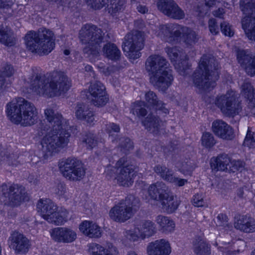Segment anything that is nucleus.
<instances>
[{
  "instance_id": "1",
  "label": "nucleus",
  "mask_w": 255,
  "mask_h": 255,
  "mask_svg": "<svg viewBox=\"0 0 255 255\" xmlns=\"http://www.w3.org/2000/svg\"><path fill=\"white\" fill-rule=\"evenodd\" d=\"M45 119L49 123V129L44 127L43 130L46 133L41 140L40 149L45 159L58 153L66 147L70 137L67 130V121L62 115L51 108L44 111Z\"/></svg>"
},
{
  "instance_id": "2",
  "label": "nucleus",
  "mask_w": 255,
  "mask_h": 255,
  "mask_svg": "<svg viewBox=\"0 0 255 255\" xmlns=\"http://www.w3.org/2000/svg\"><path fill=\"white\" fill-rule=\"evenodd\" d=\"M71 87L68 77L63 72H53L46 77L36 75L30 81V87L36 94L48 98L59 96Z\"/></svg>"
},
{
  "instance_id": "3",
  "label": "nucleus",
  "mask_w": 255,
  "mask_h": 255,
  "mask_svg": "<svg viewBox=\"0 0 255 255\" xmlns=\"http://www.w3.org/2000/svg\"><path fill=\"white\" fill-rule=\"evenodd\" d=\"M218 62L211 55H203L192 75L194 86L199 91L210 90L219 78Z\"/></svg>"
},
{
  "instance_id": "4",
  "label": "nucleus",
  "mask_w": 255,
  "mask_h": 255,
  "mask_svg": "<svg viewBox=\"0 0 255 255\" xmlns=\"http://www.w3.org/2000/svg\"><path fill=\"white\" fill-rule=\"evenodd\" d=\"M6 113L11 123L23 127L32 126L38 119V112L35 106L22 98L7 104Z\"/></svg>"
},
{
  "instance_id": "5",
  "label": "nucleus",
  "mask_w": 255,
  "mask_h": 255,
  "mask_svg": "<svg viewBox=\"0 0 255 255\" xmlns=\"http://www.w3.org/2000/svg\"><path fill=\"white\" fill-rule=\"evenodd\" d=\"M169 63L159 55H152L146 60L145 69L150 76V81L162 90L167 89L173 81L172 71L168 68Z\"/></svg>"
},
{
  "instance_id": "6",
  "label": "nucleus",
  "mask_w": 255,
  "mask_h": 255,
  "mask_svg": "<svg viewBox=\"0 0 255 255\" xmlns=\"http://www.w3.org/2000/svg\"><path fill=\"white\" fill-rule=\"evenodd\" d=\"M155 34L166 42L174 43L182 40L189 46L194 45L199 40L198 35L196 31L188 27L177 24L160 25Z\"/></svg>"
},
{
  "instance_id": "7",
  "label": "nucleus",
  "mask_w": 255,
  "mask_h": 255,
  "mask_svg": "<svg viewBox=\"0 0 255 255\" xmlns=\"http://www.w3.org/2000/svg\"><path fill=\"white\" fill-rule=\"evenodd\" d=\"M55 40L53 31L45 28L30 31L24 37L27 48L40 56L47 55L54 49Z\"/></svg>"
},
{
  "instance_id": "8",
  "label": "nucleus",
  "mask_w": 255,
  "mask_h": 255,
  "mask_svg": "<svg viewBox=\"0 0 255 255\" xmlns=\"http://www.w3.org/2000/svg\"><path fill=\"white\" fill-rule=\"evenodd\" d=\"M104 33L97 26L87 24L79 31V39L85 45L84 53L94 56L98 55L103 42Z\"/></svg>"
},
{
  "instance_id": "9",
  "label": "nucleus",
  "mask_w": 255,
  "mask_h": 255,
  "mask_svg": "<svg viewBox=\"0 0 255 255\" xmlns=\"http://www.w3.org/2000/svg\"><path fill=\"white\" fill-rule=\"evenodd\" d=\"M139 203L138 198L129 195L115 204L109 211V217L115 222L124 223L133 216Z\"/></svg>"
},
{
  "instance_id": "10",
  "label": "nucleus",
  "mask_w": 255,
  "mask_h": 255,
  "mask_svg": "<svg viewBox=\"0 0 255 255\" xmlns=\"http://www.w3.org/2000/svg\"><path fill=\"white\" fill-rule=\"evenodd\" d=\"M37 209L42 218L49 223L59 225L67 221L68 211L62 208L58 210L57 206L49 199H40L37 204Z\"/></svg>"
},
{
  "instance_id": "11",
  "label": "nucleus",
  "mask_w": 255,
  "mask_h": 255,
  "mask_svg": "<svg viewBox=\"0 0 255 255\" xmlns=\"http://www.w3.org/2000/svg\"><path fill=\"white\" fill-rule=\"evenodd\" d=\"M110 170L109 168L107 169V174L116 179L120 185L128 187L133 183L135 174L134 166L129 163L126 157L121 158Z\"/></svg>"
},
{
  "instance_id": "12",
  "label": "nucleus",
  "mask_w": 255,
  "mask_h": 255,
  "mask_svg": "<svg viewBox=\"0 0 255 255\" xmlns=\"http://www.w3.org/2000/svg\"><path fill=\"white\" fill-rule=\"evenodd\" d=\"M215 104L223 115L227 117L234 118L239 115L242 110L241 103L238 99L236 92L233 90L217 96Z\"/></svg>"
},
{
  "instance_id": "13",
  "label": "nucleus",
  "mask_w": 255,
  "mask_h": 255,
  "mask_svg": "<svg viewBox=\"0 0 255 255\" xmlns=\"http://www.w3.org/2000/svg\"><path fill=\"white\" fill-rule=\"evenodd\" d=\"M62 175L71 181H80L85 176L86 168L82 161L74 157L63 159L58 164Z\"/></svg>"
},
{
  "instance_id": "14",
  "label": "nucleus",
  "mask_w": 255,
  "mask_h": 255,
  "mask_svg": "<svg viewBox=\"0 0 255 255\" xmlns=\"http://www.w3.org/2000/svg\"><path fill=\"white\" fill-rule=\"evenodd\" d=\"M144 47L143 33L138 31H133L126 35L123 45L125 55L130 60H135L141 56L140 51Z\"/></svg>"
},
{
  "instance_id": "15",
  "label": "nucleus",
  "mask_w": 255,
  "mask_h": 255,
  "mask_svg": "<svg viewBox=\"0 0 255 255\" xmlns=\"http://www.w3.org/2000/svg\"><path fill=\"white\" fill-rule=\"evenodd\" d=\"M241 9L246 15L242 19V27L251 40H255V0H241Z\"/></svg>"
},
{
  "instance_id": "16",
  "label": "nucleus",
  "mask_w": 255,
  "mask_h": 255,
  "mask_svg": "<svg viewBox=\"0 0 255 255\" xmlns=\"http://www.w3.org/2000/svg\"><path fill=\"white\" fill-rule=\"evenodd\" d=\"M0 195L5 204L17 206L27 197L24 188L17 184L7 186L4 183L0 187Z\"/></svg>"
},
{
  "instance_id": "17",
  "label": "nucleus",
  "mask_w": 255,
  "mask_h": 255,
  "mask_svg": "<svg viewBox=\"0 0 255 255\" xmlns=\"http://www.w3.org/2000/svg\"><path fill=\"white\" fill-rule=\"evenodd\" d=\"M164 51L179 73L183 76L187 75V70L189 69L191 65L188 62V59L185 53L179 47L176 46L166 47Z\"/></svg>"
},
{
  "instance_id": "18",
  "label": "nucleus",
  "mask_w": 255,
  "mask_h": 255,
  "mask_svg": "<svg viewBox=\"0 0 255 255\" xmlns=\"http://www.w3.org/2000/svg\"><path fill=\"white\" fill-rule=\"evenodd\" d=\"M9 247L16 255H25L31 248V242L25 235L17 231L12 232L8 239Z\"/></svg>"
},
{
  "instance_id": "19",
  "label": "nucleus",
  "mask_w": 255,
  "mask_h": 255,
  "mask_svg": "<svg viewBox=\"0 0 255 255\" xmlns=\"http://www.w3.org/2000/svg\"><path fill=\"white\" fill-rule=\"evenodd\" d=\"M156 5L161 12L171 18L182 19L185 17L184 11L174 0H159Z\"/></svg>"
},
{
  "instance_id": "20",
  "label": "nucleus",
  "mask_w": 255,
  "mask_h": 255,
  "mask_svg": "<svg viewBox=\"0 0 255 255\" xmlns=\"http://www.w3.org/2000/svg\"><path fill=\"white\" fill-rule=\"evenodd\" d=\"M103 84L99 81L92 83L89 87V98L92 103L98 107H103L109 101V97Z\"/></svg>"
},
{
  "instance_id": "21",
  "label": "nucleus",
  "mask_w": 255,
  "mask_h": 255,
  "mask_svg": "<svg viewBox=\"0 0 255 255\" xmlns=\"http://www.w3.org/2000/svg\"><path fill=\"white\" fill-rule=\"evenodd\" d=\"M52 239L56 242L71 243L77 238L76 232L66 227H57L50 231Z\"/></svg>"
},
{
  "instance_id": "22",
  "label": "nucleus",
  "mask_w": 255,
  "mask_h": 255,
  "mask_svg": "<svg viewBox=\"0 0 255 255\" xmlns=\"http://www.w3.org/2000/svg\"><path fill=\"white\" fill-rule=\"evenodd\" d=\"M154 170L164 180L172 183L175 186L181 187L188 182L187 180L179 178L175 175L173 171L165 166L158 165L154 167Z\"/></svg>"
},
{
  "instance_id": "23",
  "label": "nucleus",
  "mask_w": 255,
  "mask_h": 255,
  "mask_svg": "<svg viewBox=\"0 0 255 255\" xmlns=\"http://www.w3.org/2000/svg\"><path fill=\"white\" fill-rule=\"evenodd\" d=\"M146 252L148 255H169L171 247L167 240L162 239L150 243Z\"/></svg>"
},
{
  "instance_id": "24",
  "label": "nucleus",
  "mask_w": 255,
  "mask_h": 255,
  "mask_svg": "<svg viewBox=\"0 0 255 255\" xmlns=\"http://www.w3.org/2000/svg\"><path fill=\"white\" fill-rule=\"evenodd\" d=\"M237 57L239 63L245 69L247 73L253 76L255 75V56L244 50H238Z\"/></svg>"
},
{
  "instance_id": "25",
  "label": "nucleus",
  "mask_w": 255,
  "mask_h": 255,
  "mask_svg": "<svg viewBox=\"0 0 255 255\" xmlns=\"http://www.w3.org/2000/svg\"><path fill=\"white\" fill-rule=\"evenodd\" d=\"M88 252L90 255H119L118 249L111 243L105 246L97 243L88 245Z\"/></svg>"
},
{
  "instance_id": "26",
  "label": "nucleus",
  "mask_w": 255,
  "mask_h": 255,
  "mask_svg": "<svg viewBox=\"0 0 255 255\" xmlns=\"http://www.w3.org/2000/svg\"><path fill=\"white\" fill-rule=\"evenodd\" d=\"M212 128L216 135L223 139L230 140L234 137V132L231 127L222 120L214 121Z\"/></svg>"
},
{
  "instance_id": "27",
  "label": "nucleus",
  "mask_w": 255,
  "mask_h": 255,
  "mask_svg": "<svg viewBox=\"0 0 255 255\" xmlns=\"http://www.w3.org/2000/svg\"><path fill=\"white\" fill-rule=\"evenodd\" d=\"M234 227L247 233L255 232V219L250 216L239 215L235 218Z\"/></svg>"
},
{
  "instance_id": "28",
  "label": "nucleus",
  "mask_w": 255,
  "mask_h": 255,
  "mask_svg": "<svg viewBox=\"0 0 255 255\" xmlns=\"http://www.w3.org/2000/svg\"><path fill=\"white\" fill-rule=\"evenodd\" d=\"M79 230L85 236L90 238H100L102 235L101 228L96 223L85 220L79 225Z\"/></svg>"
},
{
  "instance_id": "29",
  "label": "nucleus",
  "mask_w": 255,
  "mask_h": 255,
  "mask_svg": "<svg viewBox=\"0 0 255 255\" xmlns=\"http://www.w3.org/2000/svg\"><path fill=\"white\" fill-rule=\"evenodd\" d=\"M135 229L140 233L142 240L153 236L156 233L155 223L149 220H142L136 222Z\"/></svg>"
},
{
  "instance_id": "30",
  "label": "nucleus",
  "mask_w": 255,
  "mask_h": 255,
  "mask_svg": "<svg viewBox=\"0 0 255 255\" xmlns=\"http://www.w3.org/2000/svg\"><path fill=\"white\" fill-rule=\"evenodd\" d=\"M168 192L167 187L163 182H157L148 188V197L150 199L160 201Z\"/></svg>"
},
{
  "instance_id": "31",
  "label": "nucleus",
  "mask_w": 255,
  "mask_h": 255,
  "mask_svg": "<svg viewBox=\"0 0 255 255\" xmlns=\"http://www.w3.org/2000/svg\"><path fill=\"white\" fill-rule=\"evenodd\" d=\"M75 111V116L78 119L84 120L89 124L93 123L95 120L94 114L86 105L81 103L78 104Z\"/></svg>"
},
{
  "instance_id": "32",
  "label": "nucleus",
  "mask_w": 255,
  "mask_h": 255,
  "mask_svg": "<svg viewBox=\"0 0 255 255\" xmlns=\"http://www.w3.org/2000/svg\"><path fill=\"white\" fill-rule=\"evenodd\" d=\"M155 222L162 233L168 234L173 232L175 230V223L168 217L159 215L156 217Z\"/></svg>"
},
{
  "instance_id": "33",
  "label": "nucleus",
  "mask_w": 255,
  "mask_h": 255,
  "mask_svg": "<svg viewBox=\"0 0 255 255\" xmlns=\"http://www.w3.org/2000/svg\"><path fill=\"white\" fill-rule=\"evenodd\" d=\"M230 163V157L226 154H222L212 158L210 164L213 170L229 171Z\"/></svg>"
},
{
  "instance_id": "34",
  "label": "nucleus",
  "mask_w": 255,
  "mask_h": 255,
  "mask_svg": "<svg viewBox=\"0 0 255 255\" xmlns=\"http://www.w3.org/2000/svg\"><path fill=\"white\" fill-rule=\"evenodd\" d=\"M241 94L248 99L250 106L255 107V90L249 79H246L241 85Z\"/></svg>"
},
{
  "instance_id": "35",
  "label": "nucleus",
  "mask_w": 255,
  "mask_h": 255,
  "mask_svg": "<svg viewBox=\"0 0 255 255\" xmlns=\"http://www.w3.org/2000/svg\"><path fill=\"white\" fill-rule=\"evenodd\" d=\"M142 123L145 128L154 134L157 133L162 125V122L159 119V118L152 114H149L142 121Z\"/></svg>"
},
{
  "instance_id": "36",
  "label": "nucleus",
  "mask_w": 255,
  "mask_h": 255,
  "mask_svg": "<svg viewBox=\"0 0 255 255\" xmlns=\"http://www.w3.org/2000/svg\"><path fill=\"white\" fill-rule=\"evenodd\" d=\"M103 52L105 57L114 61L119 60L121 56L120 49L116 44L112 43H108L104 46Z\"/></svg>"
},
{
  "instance_id": "37",
  "label": "nucleus",
  "mask_w": 255,
  "mask_h": 255,
  "mask_svg": "<svg viewBox=\"0 0 255 255\" xmlns=\"http://www.w3.org/2000/svg\"><path fill=\"white\" fill-rule=\"evenodd\" d=\"M160 202L162 205V208L169 213L175 211L179 205L178 201L175 200L173 194L168 192Z\"/></svg>"
},
{
  "instance_id": "38",
  "label": "nucleus",
  "mask_w": 255,
  "mask_h": 255,
  "mask_svg": "<svg viewBox=\"0 0 255 255\" xmlns=\"http://www.w3.org/2000/svg\"><path fill=\"white\" fill-rule=\"evenodd\" d=\"M193 250L197 255H210V248L202 237L196 238L193 243Z\"/></svg>"
},
{
  "instance_id": "39",
  "label": "nucleus",
  "mask_w": 255,
  "mask_h": 255,
  "mask_svg": "<svg viewBox=\"0 0 255 255\" xmlns=\"http://www.w3.org/2000/svg\"><path fill=\"white\" fill-rule=\"evenodd\" d=\"M125 7V2L124 0H108L107 10L113 16L117 15L123 12Z\"/></svg>"
},
{
  "instance_id": "40",
  "label": "nucleus",
  "mask_w": 255,
  "mask_h": 255,
  "mask_svg": "<svg viewBox=\"0 0 255 255\" xmlns=\"http://www.w3.org/2000/svg\"><path fill=\"white\" fill-rule=\"evenodd\" d=\"M145 99L149 106L152 107L156 110H164L166 113L168 111L167 109L164 107V104L162 101H158L157 96L152 91H149L145 94Z\"/></svg>"
},
{
  "instance_id": "41",
  "label": "nucleus",
  "mask_w": 255,
  "mask_h": 255,
  "mask_svg": "<svg viewBox=\"0 0 255 255\" xmlns=\"http://www.w3.org/2000/svg\"><path fill=\"white\" fill-rule=\"evenodd\" d=\"M0 42L7 46H12L14 43V37L10 31L0 24Z\"/></svg>"
},
{
  "instance_id": "42",
  "label": "nucleus",
  "mask_w": 255,
  "mask_h": 255,
  "mask_svg": "<svg viewBox=\"0 0 255 255\" xmlns=\"http://www.w3.org/2000/svg\"><path fill=\"white\" fill-rule=\"evenodd\" d=\"M176 167L178 171L185 176H191L196 167L195 165L189 160L179 162L177 164Z\"/></svg>"
},
{
  "instance_id": "43",
  "label": "nucleus",
  "mask_w": 255,
  "mask_h": 255,
  "mask_svg": "<svg viewBox=\"0 0 255 255\" xmlns=\"http://www.w3.org/2000/svg\"><path fill=\"white\" fill-rule=\"evenodd\" d=\"M145 103L143 101H137L132 105L131 112L134 115L144 117L147 114V111L144 108Z\"/></svg>"
},
{
  "instance_id": "44",
  "label": "nucleus",
  "mask_w": 255,
  "mask_h": 255,
  "mask_svg": "<svg viewBox=\"0 0 255 255\" xmlns=\"http://www.w3.org/2000/svg\"><path fill=\"white\" fill-rule=\"evenodd\" d=\"M81 141L83 145L89 149L93 148L97 144V140L95 138L94 135L91 133H86L83 135Z\"/></svg>"
},
{
  "instance_id": "45",
  "label": "nucleus",
  "mask_w": 255,
  "mask_h": 255,
  "mask_svg": "<svg viewBox=\"0 0 255 255\" xmlns=\"http://www.w3.org/2000/svg\"><path fill=\"white\" fill-rule=\"evenodd\" d=\"M14 73L13 67L8 64H5L0 72V88H1L4 84V77L11 76Z\"/></svg>"
},
{
  "instance_id": "46",
  "label": "nucleus",
  "mask_w": 255,
  "mask_h": 255,
  "mask_svg": "<svg viewBox=\"0 0 255 255\" xmlns=\"http://www.w3.org/2000/svg\"><path fill=\"white\" fill-rule=\"evenodd\" d=\"M124 237L131 242H138L141 240L140 233L135 229V227L132 230H127L124 232Z\"/></svg>"
},
{
  "instance_id": "47",
  "label": "nucleus",
  "mask_w": 255,
  "mask_h": 255,
  "mask_svg": "<svg viewBox=\"0 0 255 255\" xmlns=\"http://www.w3.org/2000/svg\"><path fill=\"white\" fill-rule=\"evenodd\" d=\"M216 143V140L212 133L204 132L201 137V144L206 148H211Z\"/></svg>"
},
{
  "instance_id": "48",
  "label": "nucleus",
  "mask_w": 255,
  "mask_h": 255,
  "mask_svg": "<svg viewBox=\"0 0 255 255\" xmlns=\"http://www.w3.org/2000/svg\"><path fill=\"white\" fill-rule=\"evenodd\" d=\"M204 195L202 193H198L193 195L191 202L197 207H202L206 205Z\"/></svg>"
},
{
  "instance_id": "49",
  "label": "nucleus",
  "mask_w": 255,
  "mask_h": 255,
  "mask_svg": "<svg viewBox=\"0 0 255 255\" xmlns=\"http://www.w3.org/2000/svg\"><path fill=\"white\" fill-rule=\"evenodd\" d=\"M244 143L245 146L250 148L255 146V132H253L250 128H248Z\"/></svg>"
},
{
  "instance_id": "50",
  "label": "nucleus",
  "mask_w": 255,
  "mask_h": 255,
  "mask_svg": "<svg viewBox=\"0 0 255 255\" xmlns=\"http://www.w3.org/2000/svg\"><path fill=\"white\" fill-rule=\"evenodd\" d=\"M218 247L220 251L226 255H234L236 254V251L234 250L233 245L230 243L222 242Z\"/></svg>"
},
{
  "instance_id": "51",
  "label": "nucleus",
  "mask_w": 255,
  "mask_h": 255,
  "mask_svg": "<svg viewBox=\"0 0 255 255\" xmlns=\"http://www.w3.org/2000/svg\"><path fill=\"white\" fill-rule=\"evenodd\" d=\"M216 223L217 226L223 227L225 228H230L231 225L228 223V218L226 215L219 214L217 217Z\"/></svg>"
},
{
  "instance_id": "52",
  "label": "nucleus",
  "mask_w": 255,
  "mask_h": 255,
  "mask_svg": "<svg viewBox=\"0 0 255 255\" xmlns=\"http://www.w3.org/2000/svg\"><path fill=\"white\" fill-rule=\"evenodd\" d=\"M105 130L109 134L112 136L115 133H118L120 131V128L119 125L113 123H109L105 125Z\"/></svg>"
},
{
  "instance_id": "53",
  "label": "nucleus",
  "mask_w": 255,
  "mask_h": 255,
  "mask_svg": "<svg viewBox=\"0 0 255 255\" xmlns=\"http://www.w3.org/2000/svg\"><path fill=\"white\" fill-rule=\"evenodd\" d=\"M121 150L127 153V151L133 148V143L128 138H123L121 139Z\"/></svg>"
},
{
  "instance_id": "54",
  "label": "nucleus",
  "mask_w": 255,
  "mask_h": 255,
  "mask_svg": "<svg viewBox=\"0 0 255 255\" xmlns=\"http://www.w3.org/2000/svg\"><path fill=\"white\" fill-rule=\"evenodd\" d=\"M221 30L225 36L232 37L234 34V31L232 26L227 22H223L221 23Z\"/></svg>"
},
{
  "instance_id": "55",
  "label": "nucleus",
  "mask_w": 255,
  "mask_h": 255,
  "mask_svg": "<svg viewBox=\"0 0 255 255\" xmlns=\"http://www.w3.org/2000/svg\"><path fill=\"white\" fill-rule=\"evenodd\" d=\"M244 166V163L240 160H233L230 159L229 172H235L237 170H241Z\"/></svg>"
},
{
  "instance_id": "56",
  "label": "nucleus",
  "mask_w": 255,
  "mask_h": 255,
  "mask_svg": "<svg viewBox=\"0 0 255 255\" xmlns=\"http://www.w3.org/2000/svg\"><path fill=\"white\" fill-rule=\"evenodd\" d=\"M88 6L94 9L102 8L105 3V0H84Z\"/></svg>"
},
{
  "instance_id": "57",
  "label": "nucleus",
  "mask_w": 255,
  "mask_h": 255,
  "mask_svg": "<svg viewBox=\"0 0 255 255\" xmlns=\"http://www.w3.org/2000/svg\"><path fill=\"white\" fill-rule=\"evenodd\" d=\"M208 28L211 33L216 35L219 33V29L215 19L210 18L208 21Z\"/></svg>"
},
{
  "instance_id": "58",
  "label": "nucleus",
  "mask_w": 255,
  "mask_h": 255,
  "mask_svg": "<svg viewBox=\"0 0 255 255\" xmlns=\"http://www.w3.org/2000/svg\"><path fill=\"white\" fill-rule=\"evenodd\" d=\"M218 1V0H205V6H204L207 7H211L214 5H215L216 3V2ZM197 11L199 12V14L202 16L204 14H206L207 12L208 9L207 7L203 8V11H202L201 9H200V7L198 8Z\"/></svg>"
},
{
  "instance_id": "59",
  "label": "nucleus",
  "mask_w": 255,
  "mask_h": 255,
  "mask_svg": "<svg viewBox=\"0 0 255 255\" xmlns=\"http://www.w3.org/2000/svg\"><path fill=\"white\" fill-rule=\"evenodd\" d=\"M136 9L139 12L142 14H144L148 12L147 7L146 6L140 4L136 5Z\"/></svg>"
},
{
  "instance_id": "60",
  "label": "nucleus",
  "mask_w": 255,
  "mask_h": 255,
  "mask_svg": "<svg viewBox=\"0 0 255 255\" xmlns=\"http://www.w3.org/2000/svg\"><path fill=\"white\" fill-rule=\"evenodd\" d=\"M57 189H58V191L56 192L59 195H64L66 192V187H65V185H63L61 184H59L57 186Z\"/></svg>"
},
{
  "instance_id": "61",
  "label": "nucleus",
  "mask_w": 255,
  "mask_h": 255,
  "mask_svg": "<svg viewBox=\"0 0 255 255\" xmlns=\"http://www.w3.org/2000/svg\"><path fill=\"white\" fill-rule=\"evenodd\" d=\"M225 13L224 9L222 8H219L217 10H215L213 12V14L216 17H222Z\"/></svg>"
},
{
  "instance_id": "62",
  "label": "nucleus",
  "mask_w": 255,
  "mask_h": 255,
  "mask_svg": "<svg viewBox=\"0 0 255 255\" xmlns=\"http://www.w3.org/2000/svg\"><path fill=\"white\" fill-rule=\"evenodd\" d=\"M245 192L242 188L238 189L237 191V196L241 199H246V196H244Z\"/></svg>"
},
{
  "instance_id": "63",
  "label": "nucleus",
  "mask_w": 255,
  "mask_h": 255,
  "mask_svg": "<svg viewBox=\"0 0 255 255\" xmlns=\"http://www.w3.org/2000/svg\"><path fill=\"white\" fill-rule=\"evenodd\" d=\"M11 158V155H6L5 156L4 155V154H2V153H1L0 154V161H2V160H4V161H6L7 162V163L9 164H12V163L10 162V158Z\"/></svg>"
},
{
  "instance_id": "64",
  "label": "nucleus",
  "mask_w": 255,
  "mask_h": 255,
  "mask_svg": "<svg viewBox=\"0 0 255 255\" xmlns=\"http://www.w3.org/2000/svg\"><path fill=\"white\" fill-rule=\"evenodd\" d=\"M9 0H0V7H5L9 5Z\"/></svg>"
}]
</instances>
